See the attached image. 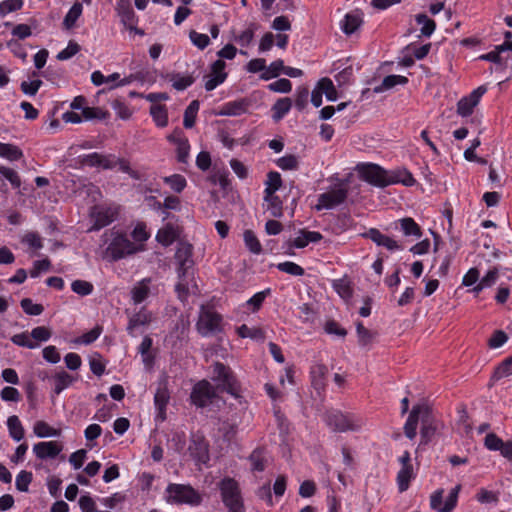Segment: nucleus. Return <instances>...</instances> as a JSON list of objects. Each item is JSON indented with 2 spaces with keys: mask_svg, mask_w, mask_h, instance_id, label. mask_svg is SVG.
Returning a JSON list of instances; mask_svg holds the SVG:
<instances>
[{
  "mask_svg": "<svg viewBox=\"0 0 512 512\" xmlns=\"http://www.w3.org/2000/svg\"><path fill=\"white\" fill-rule=\"evenodd\" d=\"M150 235L144 222H137L134 225L130 233L132 240L123 228L114 226L102 235V241L105 245L103 257L109 261H118L143 252Z\"/></svg>",
  "mask_w": 512,
  "mask_h": 512,
  "instance_id": "nucleus-1",
  "label": "nucleus"
},
{
  "mask_svg": "<svg viewBox=\"0 0 512 512\" xmlns=\"http://www.w3.org/2000/svg\"><path fill=\"white\" fill-rule=\"evenodd\" d=\"M356 170L363 181L379 188L395 184L410 187L416 182L413 175L406 169L386 170L373 162L358 164Z\"/></svg>",
  "mask_w": 512,
  "mask_h": 512,
  "instance_id": "nucleus-2",
  "label": "nucleus"
},
{
  "mask_svg": "<svg viewBox=\"0 0 512 512\" xmlns=\"http://www.w3.org/2000/svg\"><path fill=\"white\" fill-rule=\"evenodd\" d=\"M354 175L348 173L347 175L333 179L332 185L317 197V203L314 205L315 210H332L342 205L348 193L356 188L354 183Z\"/></svg>",
  "mask_w": 512,
  "mask_h": 512,
  "instance_id": "nucleus-3",
  "label": "nucleus"
},
{
  "mask_svg": "<svg viewBox=\"0 0 512 512\" xmlns=\"http://www.w3.org/2000/svg\"><path fill=\"white\" fill-rule=\"evenodd\" d=\"M192 246L188 244H181L176 250L175 259L178 263V277L179 282L176 285V291L181 300H184V297L189 292V286L186 281V278L190 275V268L192 266Z\"/></svg>",
  "mask_w": 512,
  "mask_h": 512,
  "instance_id": "nucleus-4",
  "label": "nucleus"
},
{
  "mask_svg": "<svg viewBox=\"0 0 512 512\" xmlns=\"http://www.w3.org/2000/svg\"><path fill=\"white\" fill-rule=\"evenodd\" d=\"M219 490L229 512H245L241 490L235 479L223 478L219 483Z\"/></svg>",
  "mask_w": 512,
  "mask_h": 512,
  "instance_id": "nucleus-5",
  "label": "nucleus"
},
{
  "mask_svg": "<svg viewBox=\"0 0 512 512\" xmlns=\"http://www.w3.org/2000/svg\"><path fill=\"white\" fill-rule=\"evenodd\" d=\"M165 500L171 504L198 505L201 496L190 485L171 483L165 490Z\"/></svg>",
  "mask_w": 512,
  "mask_h": 512,
  "instance_id": "nucleus-6",
  "label": "nucleus"
},
{
  "mask_svg": "<svg viewBox=\"0 0 512 512\" xmlns=\"http://www.w3.org/2000/svg\"><path fill=\"white\" fill-rule=\"evenodd\" d=\"M196 327L203 337L212 336L221 331L222 317L212 307L202 306Z\"/></svg>",
  "mask_w": 512,
  "mask_h": 512,
  "instance_id": "nucleus-7",
  "label": "nucleus"
},
{
  "mask_svg": "<svg viewBox=\"0 0 512 512\" xmlns=\"http://www.w3.org/2000/svg\"><path fill=\"white\" fill-rule=\"evenodd\" d=\"M327 425L338 432L358 431L363 426V420L354 414H344L333 411L327 414Z\"/></svg>",
  "mask_w": 512,
  "mask_h": 512,
  "instance_id": "nucleus-8",
  "label": "nucleus"
},
{
  "mask_svg": "<svg viewBox=\"0 0 512 512\" xmlns=\"http://www.w3.org/2000/svg\"><path fill=\"white\" fill-rule=\"evenodd\" d=\"M118 216V207L116 205H95L90 210V218L93 222L92 226L88 229L91 231H98L110 223H112Z\"/></svg>",
  "mask_w": 512,
  "mask_h": 512,
  "instance_id": "nucleus-9",
  "label": "nucleus"
},
{
  "mask_svg": "<svg viewBox=\"0 0 512 512\" xmlns=\"http://www.w3.org/2000/svg\"><path fill=\"white\" fill-rule=\"evenodd\" d=\"M461 491V485L453 487L448 496L444 499L443 489H438L430 496V506L436 512H452L457 505L458 496Z\"/></svg>",
  "mask_w": 512,
  "mask_h": 512,
  "instance_id": "nucleus-10",
  "label": "nucleus"
},
{
  "mask_svg": "<svg viewBox=\"0 0 512 512\" xmlns=\"http://www.w3.org/2000/svg\"><path fill=\"white\" fill-rule=\"evenodd\" d=\"M213 380L219 382L223 389L231 395L238 396L239 385L231 370L224 364L216 363L213 366Z\"/></svg>",
  "mask_w": 512,
  "mask_h": 512,
  "instance_id": "nucleus-11",
  "label": "nucleus"
},
{
  "mask_svg": "<svg viewBox=\"0 0 512 512\" xmlns=\"http://www.w3.org/2000/svg\"><path fill=\"white\" fill-rule=\"evenodd\" d=\"M170 401V392L168 390L167 380L159 382L154 395V406L156 410L155 421L164 422L167 418V406Z\"/></svg>",
  "mask_w": 512,
  "mask_h": 512,
  "instance_id": "nucleus-12",
  "label": "nucleus"
},
{
  "mask_svg": "<svg viewBox=\"0 0 512 512\" xmlns=\"http://www.w3.org/2000/svg\"><path fill=\"white\" fill-rule=\"evenodd\" d=\"M323 238L322 234L318 231H308L301 229L297 232L296 236L287 243V254L292 256L294 251L292 249H302L307 247L310 243H317Z\"/></svg>",
  "mask_w": 512,
  "mask_h": 512,
  "instance_id": "nucleus-13",
  "label": "nucleus"
},
{
  "mask_svg": "<svg viewBox=\"0 0 512 512\" xmlns=\"http://www.w3.org/2000/svg\"><path fill=\"white\" fill-rule=\"evenodd\" d=\"M225 67L226 63L222 59L211 64L210 72L204 76V87L207 91L214 90L226 80L228 74L225 72Z\"/></svg>",
  "mask_w": 512,
  "mask_h": 512,
  "instance_id": "nucleus-14",
  "label": "nucleus"
},
{
  "mask_svg": "<svg viewBox=\"0 0 512 512\" xmlns=\"http://www.w3.org/2000/svg\"><path fill=\"white\" fill-rule=\"evenodd\" d=\"M429 416V408L428 406L421 404L416 405L412 408L407 421L404 425L405 435L409 439H413L417 433L418 422L421 419L425 421Z\"/></svg>",
  "mask_w": 512,
  "mask_h": 512,
  "instance_id": "nucleus-15",
  "label": "nucleus"
},
{
  "mask_svg": "<svg viewBox=\"0 0 512 512\" xmlns=\"http://www.w3.org/2000/svg\"><path fill=\"white\" fill-rule=\"evenodd\" d=\"M486 90V87L480 86L469 95L461 98L457 103V113L462 117L470 116Z\"/></svg>",
  "mask_w": 512,
  "mask_h": 512,
  "instance_id": "nucleus-16",
  "label": "nucleus"
},
{
  "mask_svg": "<svg viewBox=\"0 0 512 512\" xmlns=\"http://www.w3.org/2000/svg\"><path fill=\"white\" fill-rule=\"evenodd\" d=\"M214 396V387L208 381L202 380L193 387L191 401L198 407H204L211 402Z\"/></svg>",
  "mask_w": 512,
  "mask_h": 512,
  "instance_id": "nucleus-17",
  "label": "nucleus"
},
{
  "mask_svg": "<svg viewBox=\"0 0 512 512\" xmlns=\"http://www.w3.org/2000/svg\"><path fill=\"white\" fill-rule=\"evenodd\" d=\"M363 237L370 239L377 246H382L391 252L403 250V246L397 240L383 234L376 228H370L363 234Z\"/></svg>",
  "mask_w": 512,
  "mask_h": 512,
  "instance_id": "nucleus-18",
  "label": "nucleus"
},
{
  "mask_svg": "<svg viewBox=\"0 0 512 512\" xmlns=\"http://www.w3.org/2000/svg\"><path fill=\"white\" fill-rule=\"evenodd\" d=\"M33 453L40 460L55 459L63 450L57 441H42L33 445Z\"/></svg>",
  "mask_w": 512,
  "mask_h": 512,
  "instance_id": "nucleus-19",
  "label": "nucleus"
},
{
  "mask_svg": "<svg viewBox=\"0 0 512 512\" xmlns=\"http://www.w3.org/2000/svg\"><path fill=\"white\" fill-rule=\"evenodd\" d=\"M92 145L89 142L82 144H75L69 147L68 156L75 157L77 160H107L106 156L97 152L84 153L83 151L90 150Z\"/></svg>",
  "mask_w": 512,
  "mask_h": 512,
  "instance_id": "nucleus-20",
  "label": "nucleus"
},
{
  "mask_svg": "<svg viewBox=\"0 0 512 512\" xmlns=\"http://www.w3.org/2000/svg\"><path fill=\"white\" fill-rule=\"evenodd\" d=\"M153 315L145 307L132 314L129 318L127 331L131 336H136V330L148 325L152 321Z\"/></svg>",
  "mask_w": 512,
  "mask_h": 512,
  "instance_id": "nucleus-21",
  "label": "nucleus"
},
{
  "mask_svg": "<svg viewBox=\"0 0 512 512\" xmlns=\"http://www.w3.org/2000/svg\"><path fill=\"white\" fill-rule=\"evenodd\" d=\"M263 207L273 218H280L283 215L282 200L276 194L264 193Z\"/></svg>",
  "mask_w": 512,
  "mask_h": 512,
  "instance_id": "nucleus-22",
  "label": "nucleus"
},
{
  "mask_svg": "<svg viewBox=\"0 0 512 512\" xmlns=\"http://www.w3.org/2000/svg\"><path fill=\"white\" fill-rule=\"evenodd\" d=\"M178 236V226L172 223H167L158 230L156 240L164 246H169L178 238Z\"/></svg>",
  "mask_w": 512,
  "mask_h": 512,
  "instance_id": "nucleus-23",
  "label": "nucleus"
},
{
  "mask_svg": "<svg viewBox=\"0 0 512 512\" xmlns=\"http://www.w3.org/2000/svg\"><path fill=\"white\" fill-rule=\"evenodd\" d=\"M150 283L149 278L142 279L137 282L131 290V299L134 304H141L144 302L150 294Z\"/></svg>",
  "mask_w": 512,
  "mask_h": 512,
  "instance_id": "nucleus-24",
  "label": "nucleus"
},
{
  "mask_svg": "<svg viewBox=\"0 0 512 512\" xmlns=\"http://www.w3.org/2000/svg\"><path fill=\"white\" fill-rule=\"evenodd\" d=\"M363 23L362 13L354 11L345 15L341 28L346 35L353 34Z\"/></svg>",
  "mask_w": 512,
  "mask_h": 512,
  "instance_id": "nucleus-25",
  "label": "nucleus"
},
{
  "mask_svg": "<svg viewBox=\"0 0 512 512\" xmlns=\"http://www.w3.org/2000/svg\"><path fill=\"white\" fill-rule=\"evenodd\" d=\"M480 282V270L477 267H471L462 277L461 285L469 288V292L475 296L480 294L476 291Z\"/></svg>",
  "mask_w": 512,
  "mask_h": 512,
  "instance_id": "nucleus-26",
  "label": "nucleus"
},
{
  "mask_svg": "<svg viewBox=\"0 0 512 512\" xmlns=\"http://www.w3.org/2000/svg\"><path fill=\"white\" fill-rule=\"evenodd\" d=\"M500 266L490 267L485 274L480 278V282L478 288L476 287V291H480V293L484 289L491 288L496 284L500 276Z\"/></svg>",
  "mask_w": 512,
  "mask_h": 512,
  "instance_id": "nucleus-27",
  "label": "nucleus"
},
{
  "mask_svg": "<svg viewBox=\"0 0 512 512\" xmlns=\"http://www.w3.org/2000/svg\"><path fill=\"white\" fill-rule=\"evenodd\" d=\"M61 432L60 428H54L42 420L36 421L33 425V433L38 438L59 437Z\"/></svg>",
  "mask_w": 512,
  "mask_h": 512,
  "instance_id": "nucleus-28",
  "label": "nucleus"
},
{
  "mask_svg": "<svg viewBox=\"0 0 512 512\" xmlns=\"http://www.w3.org/2000/svg\"><path fill=\"white\" fill-rule=\"evenodd\" d=\"M52 379L54 383V393L57 395L69 388L76 380V378L64 370L55 373Z\"/></svg>",
  "mask_w": 512,
  "mask_h": 512,
  "instance_id": "nucleus-29",
  "label": "nucleus"
},
{
  "mask_svg": "<svg viewBox=\"0 0 512 512\" xmlns=\"http://www.w3.org/2000/svg\"><path fill=\"white\" fill-rule=\"evenodd\" d=\"M7 429L9 436L16 442L21 441L25 436L24 427L18 416L12 415L7 419Z\"/></svg>",
  "mask_w": 512,
  "mask_h": 512,
  "instance_id": "nucleus-30",
  "label": "nucleus"
},
{
  "mask_svg": "<svg viewBox=\"0 0 512 512\" xmlns=\"http://www.w3.org/2000/svg\"><path fill=\"white\" fill-rule=\"evenodd\" d=\"M332 288L345 301H348L353 294L351 281L347 277L332 280Z\"/></svg>",
  "mask_w": 512,
  "mask_h": 512,
  "instance_id": "nucleus-31",
  "label": "nucleus"
},
{
  "mask_svg": "<svg viewBox=\"0 0 512 512\" xmlns=\"http://www.w3.org/2000/svg\"><path fill=\"white\" fill-rule=\"evenodd\" d=\"M247 102L245 100H236L226 103L219 115L222 116H239L247 110Z\"/></svg>",
  "mask_w": 512,
  "mask_h": 512,
  "instance_id": "nucleus-32",
  "label": "nucleus"
},
{
  "mask_svg": "<svg viewBox=\"0 0 512 512\" xmlns=\"http://www.w3.org/2000/svg\"><path fill=\"white\" fill-rule=\"evenodd\" d=\"M327 371V367L322 363H315L312 365L310 376L312 384L316 389H322L324 387V380Z\"/></svg>",
  "mask_w": 512,
  "mask_h": 512,
  "instance_id": "nucleus-33",
  "label": "nucleus"
},
{
  "mask_svg": "<svg viewBox=\"0 0 512 512\" xmlns=\"http://www.w3.org/2000/svg\"><path fill=\"white\" fill-rule=\"evenodd\" d=\"M508 177L503 162H497V165H491L489 171V180L495 187H501Z\"/></svg>",
  "mask_w": 512,
  "mask_h": 512,
  "instance_id": "nucleus-34",
  "label": "nucleus"
},
{
  "mask_svg": "<svg viewBox=\"0 0 512 512\" xmlns=\"http://www.w3.org/2000/svg\"><path fill=\"white\" fill-rule=\"evenodd\" d=\"M413 467L412 465L402 466L397 474V485L400 492H404L408 489L410 481L413 479Z\"/></svg>",
  "mask_w": 512,
  "mask_h": 512,
  "instance_id": "nucleus-35",
  "label": "nucleus"
},
{
  "mask_svg": "<svg viewBox=\"0 0 512 512\" xmlns=\"http://www.w3.org/2000/svg\"><path fill=\"white\" fill-rule=\"evenodd\" d=\"M401 230L405 236L420 238L422 231L413 218L406 217L399 220Z\"/></svg>",
  "mask_w": 512,
  "mask_h": 512,
  "instance_id": "nucleus-36",
  "label": "nucleus"
},
{
  "mask_svg": "<svg viewBox=\"0 0 512 512\" xmlns=\"http://www.w3.org/2000/svg\"><path fill=\"white\" fill-rule=\"evenodd\" d=\"M292 101L290 98H280L278 99L272 107L273 111V119L275 121L281 120L291 109Z\"/></svg>",
  "mask_w": 512,
  "mask_h": 512,
  "instance_id": "nucleus-37",
  "label": "nucleus"
},
{
  "mask_svg": "<svg viewBox=\"0 0 512 512\" xmlns=\"http://www.w3.org/2000/svg\"><path fill=\"white\" fill-rule=\"evenodd\" d=\"M408 83V78L401 75H388L386 76L382 84L379 87H376L374 90L375 92H382L385 90H389L396 85H405Z\"/></svg>",
  "mask_w": 512,
  "mask_h": 512,
  "instance_id": "nucleus-38",
  "label": "nucleus"
},
{
  "mask_svg": "<svg viewBox=\"0 0 512 512\" xmlns=\"http://www.w3.org/2000/svg\"><path fill=\"white\" fill-rule=\"evenodd\" d=\"M270 294H271L270 288H267L263 291L257 292L245 302L244 306L250 308L252 312H257L261 308L265 299Z\"/></svg>",
  "mask_w": 512,
  "mask_h": 512,
  "instance_id": "nucleus-39",
  "label": "nucleus"
},
{
  "mask_svg": "<svg viewBox=\"0 0 512 512\" xmlns=\"http://www.w3.org/2000/svg\"><path fill=\"white\" fill-rule=\"evenodd\" d=\"M83 12V6L81 3L76 2L72 5V7L69 9L68 13L66 14L63 25L66 29H71L75 26L76 21L81 16Z\"/></svg>",
  "mask_w": 512,
  "mask_h": 512,
  "instance_id": "nucleus-40",
  "label": "nucleus"
},
{
  "mask_svg": "<svg viewBox=\"0 0 512 512\" xmlns=\"http://www.w3.org/2000/svg\"><path fill=\"white\" fill-rule=\"evenodd\" d=\"M21 242L32 251H38L43 248V239L36 232L25 233L21 238Z\"/></svg>",
  "mask_w": 512,
  "mask_h": 512,
  "instance_id": "nucleus-41",
  "label": "nucleus"
},
{
  "mask_svg": "<svg viewBox=\"0 0 512 512\" xmlns=\"http://www.w3.org/2000/svg\"><path fill=\"white\" fill-rule=\"evenodd\" d=\"M150 114L159 127H165L168 124V114L165 106L154 104L150 108Z\"/></svg>",
  "mask_w": 512,
  "mask_h": 512,
  "instance_id": "nucleus-42",
  "label": "nucleus"
},
{
  "mask_svg": "<svg viewBox=\"0 0 512 512\" xmlns=\"http://www.w3.org/2000/svg\"><path fill=\"white\" fill-rule=\"evenodd\" d=\"M198 110L199 102L197 100H193L184 112L183 125L185 128L190 129L195 125Z\"/></svg>",
  "mask_w": 512,
  "mask_h": 512,
  "instance_id": "nucleus-43",
  "label": "nucleus"
},
{
  "mask_svg": "<svg viewBox=\"0 0 512 512\" xmlns=\"http://www.w3.org/2000/svg\"><path fill=\"white\" fill-rule=\"evenodd\" d=\"M237 334L241 338H250L255 341L264 340V332L260 328H250L245 324L237 328Z\"/></svg>",
  "mask_w": 512,
  "mask_h": 512,
  "instance_id": "nucleus-44",
  "label": "nucleus"
},
{
  "mask_svg": "<svg viewBox=\"0 0 512 512\" xmlns=\"http://www.w3.org/2000/svg\"><path fill=\"white\" fill-rule=\"evenodd\" d=\"M418 25H421V33L426 37H430L436 28L434 20L430 19L426 14H418L415 17Z\"/></svg>",
  "mask_w": 512,
  "mask_h": 512,
  "instance_id": "nucleus-45",
  "label": "nucleus"
},
{
  "mask_svg": "<svg viewBox=\"0 0 512 512\" xmlns=\"http://www.w3.org/2000/svg\"><path fill=\"white\" fill-rule=\"evenodd\" d=\"M102 328L99 326L94 327L90 331L72 340L74 344L78 345H89L95 342L101 335Z\"/></svg>",
  "mask_w": 512,
  "mask_h": 512,
  "instance_id": "nucleus-46",
  "label": "nucleus"
},
{
  "mask_svg": "<svg viewBox=\"0 0 512 512\" xmlns=\"http://www.w3.org/2000/svg\"><path fill=\"white\" fill-rule=\"evenodd\" d=\"M163 181L176 193L182 192L187 185L185 177L180 174L163 177Z\"/></svg>",
  "mask_w": 512,
  "mask_h": 512,
  "instance_id": "nucleus-47",
  "label": "nucleus"
},
{
  "mask_svg": "<svg viewBox=\"0 0 512 512\" xmlns=\"http://www.w3.org/2000/svg\"><path fill=\"white\" fill-rule=\"evenodd\" d=\"M32 480V472L27 470H21L16 476L15 487L20 492H28Z\"/></svg>",
  "mask_w": 512,
  "mask_h": 512,
  "instance_id": "nucleus-48",
  "label": "nucleus"
},
{
  "mask_svg": "<svg viewBox=\"0 0 512 512\" xmlns=\"http://www.w3.org/2000/svg\"><path fill=\"white\" fill-rule=\"evenodd\" d=\"M276 268L286 274L292 275V276H303L305 274V270L303 267L298 265L295 262L292 261H285L276 264Z\"/></svg>",
  "mask_w": 512,
  "mask_h": 512,
  "instance_id": "nucleus-49",
  "label": "nucleus"
},
{
  "mask_svg": "<svg viewBox=\"0 0 512 512\" xmlns=\"http://www.w3.org/2000/svg\"><path fill=\"white\" fill-rule=\"evenodd\" d=\"M317 84L320 91L325 94L329 101H335L337 99V91L331 79L322 78Z\"/></svg>",
  "mask_w": 512,
  "mask_h": 512,
  "instance_id": "nucleus-50",
  "label": "nucleus"
},
{
  "mask_svg": "<svg viewBox=\"0 0 512 512\" xmlns=\"http://www.w3.org/2000/svg\"><path fill=\"white\" fill-rule=\"evenodd\" d=\"M0 157L8 160H18L23 157L22 151L15 145L0 142Z\"/></svg>",
  "mask_w": 512,
  "mask_h": 512,
  "instance_id": "nucleus-51",
  "label": "nucleus"
},
{
  "mask_svg": "<svg viewBox=\"0 0 512 512\" xmlns=\"http://www.w3.org/2000/svg\"><path fill=\"white\" fill-rule=\"evenodd\" d=\"M11 341L17 346L25 347L28 349H35L38 347V344L32 340L31 334L29 335L27 332L13 335L11 337Z\"/></svg>",
  "mask_w": 512,
  "mask_h": 512,
  "instance_id": "nucleus-52",
  "label": "nucleus"
},
{
  "mask_svg": "<svg viewBox=\"0 0 512 512\" xmlns=\"http://www.w3.org/2000/svg\"><path fill=\"white\" fill-rule=\"evenodd\" d=\"M244 243L247 249L253 254H260L262 246L256 235L251 230H246L243 234Z\"/></svg>",
  "mask_w": 512,
  "mask_h": 512,
  "instance_id": "nucleus-53",
  "label": "nucleus"
},
{
  "mask_svg": "<svg viewBox=\"0 0 512 512\" xmlns=\"http://www.w3.org/2000/svg\"><path fill=\"white\" fill-rule=\"evenodd\" d=\"M284 62L281 59L273 61L266 70L261 74V78L264 80H269L271 78L279 76L281 72L284 73Z\"/></svg>",
  "mask_w": 512,
  "mask_h": 512,
  "instance_id": "nucleus-54",
  "label": "nucleus"
},
{
  "mask_svg": "<svg viewBox=\"0 0 512 512\" xmlns=\"http://www.w3.org/2000/svg\"><path fill=\"white\" fill-rule=\"evenodd\" d=\"M170 81L172 82L173 88L178 91H183L193 84L194 78L191 75L173 74L170 77Z\"/></svg>",
  "mask_w": 512,
  "mask_h": 512,
  "instance_id": "nucleus-55",
  "label": "nucleus"
},
{
  "mask_svg": "<svg viewBox=\"0 0 512 512\" xmlns=\"http://www.w3.org/2000/svg\"><path fill=\"white\" fill-rule=\"evenodd\" d=\"M265 191L264 193H273L276 194V192L279 190V188L282 185L281 176L277 172H270L267 175V180L265 182Z\"/></svg>",
  "mask_w": 512,
  "mask_h": 512,
  "instance_id": "nucleus-56",
  "label": "nucleus"
},
{
  "mask_svg": "<svg viewBox=\"0 0 512 512\" xmlns=\"http://www.w3.org/2000/svg\"><path fill=\"white\" fill-rule=\"evenodd\" d=\"M21 308L27 315L38 316L44 308L41 304L34 303L30 298H24L20 302Z\"/></svg>",
  "mask_w": 512,
  "mask_h": 512,
  "instance_id": "nucleus-57",
  "label": "nucleus"
},
{
  "mask_svg": "<svg viewBox=\"0 0 512 512\" xmlns=\"http://www.w3.org/2000/svg\"><path fill=\"white\" fill-rule=\"evenodd\" d=\"M85 103H86L85 97L77 96L72 101L71 108L72 109H76V110L83 109V115L87 119H91V118L96 117L97 116V114H96L97 109L89 108V107L83 108Z\"/></svg>",
  "mask_w": 512,
  "mask_h": 512,
  "instance_id": "nucleus-58",
  "label": "nucleus"
},
{
  "mask_svg": "<svg viewBox=\"0 0 512 512\" xmlns=\"http://www.w3.org/2000/svg\"><path fill=\"white\" fill-rule=\"evenodd\" d=\"M71 289L74 293L80 296H87L93 292V285L85 280H75L71 284Z\"/></svg>",
  "mask_w": 512,
  "mask_h": 512,
  "instance_id": "nucleus-59",
  "label": "nucleus"
},
{
  "mask_svg": "<svg viewBox=\"0 0 512 512\" xmlns=\"http://www.w3.org/2000/svg\"><path fill=\"white\" fill-rule=\"evenodd\" d=\"M80 49H81L80 45L77 42L70 40L67 47L65 49H63L62 51H60L57 54L56 58L59 61L69 60L73 56H75L80 51Z\"/></svg>",
  "mask_w": 512,
  "mask_h": 512,
  "instance_id": "nucleus-60",
  "label": "nucleus"
},
{
  "mask_svg": "<svg viewBox=\"0 0 512 512\" xmlns=\"http://www.w3.org/2000/svg\"><path fill=\"white\" fill-rule=\"evenodd\" d=\"M512 375V356L503 360L494 372L496 379L505 378Z\"/></svg>",
  "mask_w": 512,
  "mask_h": 512,
  "instance_id": "nucleus-61",
  "label": "nucleus"
},
{
  "mask_svg": "<svg viewBox=\"0 0 512 512\" xmlns=\"http://www.w3.org/2000/svg\"><path fill=\"white\" fill-rule=\"evenodd\" d=\"M111 106L121 119H129L132 115V110L121 99L113 100Z\"/></svg>",
  "mask_w": 512,
  "mask_h": 512,
  "instance_id": "nucleus-62",
  "label": "nucleus"
},
{
  "mask_svg": "<svg viewBox=\"0 0 512 512\" xmlns=\"http://www.w3.org/2000/svg\"><path fill=\"white\" fill-rule=\"evenodd\" d=\"M79 507L82 512H98L97 505L93 497L86 493L81 495L78 501Z\"/></svg>",
  "mask_w": 512,
  "mask_h": 512,
  "instance_id": "nucleus-63",
  "label": "nucleus"
},
{
  "mask_svg": "<svg viewBox=\"0 0 512 512\" xmlns=\"http://www.w3.org/2000/svg\"><path fill=\"white\" fill-rule=\"evenodd\" d=\"M508 341V335L503 330H496L488 340L491 349L502 347Z\"/></svg>",
  "mask_w": 512,
  "mask_h": 512,
  "instance_id": "nucleus-64",
  "label": "nucleus"
}]
</instances>
